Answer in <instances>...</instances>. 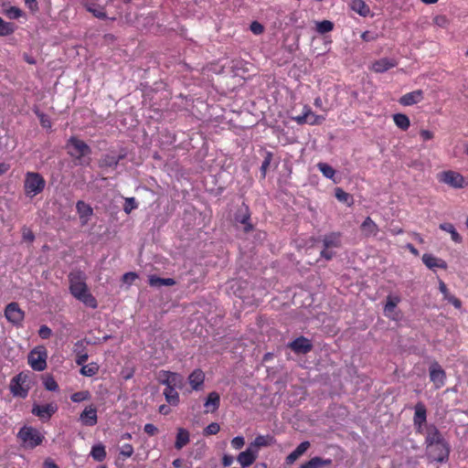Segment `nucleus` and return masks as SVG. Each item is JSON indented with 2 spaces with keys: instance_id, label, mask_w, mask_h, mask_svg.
<instances>
[{
  "instance_id": "f257e3e1",
  "label": "nucleus",
  "mask_w": 468,
  "mask_h": 468,
  "mask_svg": "<svg viewBox=\"0 0 468 468\" xmlns=\"http://www.w3.org/2000/svg\"><path fill=\"white\" fill-rule=\"evenodd\" d=\"M68 278L69 282V292L72 296L81 302L84 305L96 309L98 307V302L89 292L85 273L81 271H74L69 274Z\"/></svg>"
},
{
  "instance_id": "f03ea898",
  "label": "nucleus",
  "mask_w": 468,
  "mask_h": 468,
  "mask_svg": "<svg viewBox=\"0 0 468 468\" xmlns=\"http://www.w3.org/2000/svg\"><path fill=\"white\" fill-rule=\"evenodd\" d=\"M68 154L74 159L77 165H88L91 154L90 147L76 136H70L66 144Z\"/></svg>"
},
{
  "instance_id": "7ed1b4c3",
  "label": "nucleus",
  "mask_w": 468,
  "mask_h": 468,
  "mask_svg": "<svg viewBox=\"0 0 468 468\" xmlns=\"http://www.w3.org/2000/svg\"><path fill=\"white\" fill-rule=\"evenodd\" d=\"M17 437L21 441L22 446L28 450L35 449L45 440L44 434L31 426L22 427L17 433Z\"/></svg>"
},
{
  "instance_id": "20e7f679",
  "label": "nucleus",
  "mask_w": 468,
  "mask_h": 468,
  "mask_svg": "<svg viewBox=\"0 0 468 468\" xmlns=\"http://www.w3.org/2000/svg\"><path fill=\"white\" fill-rule=\"evenodd\" d=\"M46 186L45 178L37 172H27L25 176L24 189L28 197H34L40 194Z\"/></svg>"
},
{
  "instance_id": "39448f33",
  "label": "nucleus",
  "mask_w": 468,
  "mask_h": 468,
  "mask_svg": "<svg viewBox=\"0 0 468 468\" xmlns=\"http://www.w3.org/2000/svg\"><path fill=\"white\" fill-rule=\"evenodd\" d=\"M428 456L437 463H446L449 460L451 445L446 441L441 443L432 444L430 447H426Z\"/></svg>"
},
{
  "instance_id": "423d86ee",
  "label": "nucleus",
  "mask_w": 468,
  "mask_h": 468,
  "mask_svg": "<svg viewBox=\"0 0 468 468\" xmlns=\"http://www.w3.org/2000/svg\"><path fill=\"white\" fill-rule=\"evenodd\" d=\"M47 351L42 348L33 349L27 357L28 364L36 371H43L47 367Z\"/></svg>"
},
{
  "instance_id": "0eeeda50",
  "label": "nucleus",
  "mask_w": 468,
  "mask_h": 468,
  "mask_svg": "<svg viewBox=\"0 0 468 468\" xmlns=\"http://www.w3.org/2000/svg\"><path fill=\"white\" fill-rule=\"evenodd\" d=\"M27 376L19 374L16 376L10 384V389L14 396L25 399L28 394V385L26 384Z\"/></svg>"
},
{
  "instance_id": "6e6552de",
  "label": "nucleus",
  "mask_w": 468,
  "mask_h": 468,
  "mask_svg": "<svg viewBox=\"0 0 468 468\" xmlns=\"http://www.w3.org/2000/svg\"><path fill=\"white\" fill-rule=\"evenodd\" d=\"M58 410L56 403H48L45 405H39L35 403L32 408V414L38 417L41 420H48L52 415Z\"/></svg>"
},
{
  "instance_id": "1a4fd4ad",
  "label": "nucleus",
  "mask_w": 468,
  "mask_h": 468,
  "mask_svg": "<svg viewBox=\"0 0 468 468\" xmlns=\"http://www.w3.org/2000/svg\"><path fill=\"white\" fill-rule=\"evenodd\" d=\"M235 221L242 224L243 230L248 233L253 229V226L250 223V211L249 207L242 203L241 206L238 208L234 216Z\"/></svg>"
},
{
  "instance_id": "9d476101",
  "label": "nucleus",
  "mask_w": 468,
  "mask_h": 468,
  "mask_svg": "<svg viewBox=\"0 0 468 468\" xmlns=\"http://www.w3.org/2000/svg\"><path fill=\"white\" fill-rule=\"evenodd\" d=\"M5 316L8 322L18 326L24 320V312L19 308L16 303H11L7 304L5 309Z\"/></svg>"
},
{
  "instance_id": "9b49d317",
  "label": "nucleus",
  "mask_w": 468,
  "mask_h": 468,
  "mask_svg": "<svg viewBox=\"0 0 468 468\" xmlns=\"http://www.w3.org/2000/svg\"><path fill=\"white\" fill-rule=\"evenodd\" d=\"M126 151L122 149L119 154H113L112 152L103 154L99 160V166L101 168H115L119 162L125 158Z\"/></svg>"
},
{
  "instance_id": "f8f14e48",
  "label": "nucleus",
  "mask_w": 468,
  "mask_h": 468,
  "mask_svg": "<svg viewBox=\"0 0 468 468\" xmlns=\"http://www.w3.org/2000/svg\"><path fill=\"white\" fill-rule=\"evenodd\" d=\"M446 441L439 429L434 424L425 426V441L426 447H430L432 444H438Z\"/></svg>"
},
{
  "instance_id": "ddd939ff",
  "label": "nucleus",
  "mask_w": 468,
  "mask_h": 468,
  "mask_svg": "<svg viewBox=\"0 0 468 468\" xmlns=\"http://www.w3.org/2000/svg\"><path fill=\"white\" fill-rule=\"evenodd\" d=\"M160 374L165 377V379L161 380L162 385L180 389L184 387V378L181 374L168 370H160Z\"/></svg>"
},
{
  "instance_id": "4468645a",
  "label": "nucleus",
  "mask_w": 468,
  "mask_h": 468,
  "mask_svg": "<svg viewBox=\"0 0 468 468\" xmlns=\"http://www.w3.org/2000/svg\"><path fill=\"white\" fill-rule=\"evenodd\" d=\"M446 374L441 367L434 362L430 367V379L434 383L437 388H441L445 384Z\"/></svg>"
},
{
  "instance_id": "2eb2a0df",
  "label": "nucleus",
  "mask_w": 468,
  "mask_h": 468,
  "mask_svg": "<svg viewBox=\"0 0 468 468\" xmlns=\"http://www.w3.org/2000/svg\"><path fill=\"white\" fill-rule=\"evenodd\" d=\"M441 181L454 188H463L464 186V177L454 171L443 172Z\"/></svg>"
},
{
  "instance_id": "dca6fc26",
  "label": "nucleus",
  "mask_w": 468,
  "mask_h": 468,
  "mask_svg": "<svg viewBox=\"0 0 468 468\" xmlns=\"http://www.w3.org/2000/svg\"><path fill=\"white\" fill-rule=\"evenodd\" d=\"M288 346L297 354H306L313 348L311 341L303 336L297 337Z\"/></svg>"
},
{
  "instance_id": "f3484780",
  "label": "nucleus",
  "mask_w": 468,
  "mask_h": 468,
  "mask_svg": "<svg viewBox=\"0 0 468 468\" xmlns=\"http://www.w3.org/2000/svg\"><path fill=\"white\" fill-rule=\"evenodd\" d=\"M80 420L85 426L91 427L96 425L98 421L97 409L93 405L86 407L81 412Z\"/></svg>"
},
{
  "instance_id": "a211bd4d",
  "label": "nucleus",
  "mask_w": 468,
  "mask_h": 468,
  "mask_svg": "<svg viewBox=\"0 0 468 468\" xmlns=\"http://www.w3.org/2000/svg\"><path fill=\"white\" fill-rule=\"evenodd\" d=\"M421 260L425 266L432 271L436 268L446 270L448 267L447 262L444 260L437 258L431 253L423 254Z\"/></svg>"
},
{
  "instance_id": "6ab92c4d",
  "label": "nucleus",
  "mask_w": 468,
  "mask_h": 468,
  "mask_svg": "<svg viewBox=\"0 0 468 468\" xmlns=\"http://www.w3.org/2000/svg\"><path fill=\"white\" fill-rule=\"evenodd\" d=\"M257 457L258 451L256 449H252L251 446H249V448L246 451L241 452L238 455L237 460L240 463V465L245 468L251 465L255 462Z\"/></svg>"
},
{
  "instance_id": "aec40b11",
  "label": "nucleus",
  "mask_w": 468,
  "mask_h": 468,
  "mask_svg": "<svg viewBox=\"0 0 468 468\" xmlns=\"http://www.w3.org/2000/svg\"><path fill=\"white\" fill-rule=\"evenodd\" d=\"M76 209L80 216L81 225H86L93 214L92 207L84 201L79 200L76 204Z\"/></svg>"
},
{
  "instance_id": "412c9836",
  "label": "nucleus",
  "mask_w": 468,
  "mask_h": 468,
  "mask_svg": "<svg viewBox=\"0 0 468 468\" xmlns=\"http://www.w3.org/2000/svg\"><path fill=\"white\" fill-rule=\"evenodd\" d=\"M422 100L423 91L421 90H416L401 96L399 101L403 106H411L420 102Z\"/></svg>"
},
{
  "instance_id": "4be33fe9",
  "label": "nucleus",
  "mask_w": 468,
  "mask_h": 468,
  "mask_svg": "<svg viewBox=\"0 0 468 468\" xmlns=\"http://www.w3.org/2000/svg\"><path fill=\"white\" fill-rule=\"evenodd\" d=\"M205 381V373L200 368L195 369L188 376V383L190 384L192 389L200 390L204 386Z\"/></svg>"
},
{
  "instance_id": "5701e85b",
  "label": "nucleus",
  "mask_w": 468,
  "mask_h": 468,
  "mask_svg": "<svg viewBox=\"0 0 468 468\" xmlns=\"http://www.w3.org/2000/svg\"><path fill=\"white\" fill-rule=\"evenodd\" d=\"M397 66L394 58H382L372 64V70L377 73H384Z\"/></svg>"
},
{
  "instance_id": "b1692460",
  "label": "nucleus",
  "mask_w": 468,
  "mask_h": 468,
  "mask_svg": "<svg viewBox=\"0 0 468 468\" xmlns=\"http://www.w3.org/2000/svg\"><path fill=\"white\" fill-rule=\"evenodd\" d=\"M341 237L342 234L340 232L325 234L322 239L323 247L325 249L339 248L341 246Z\"/></svg>"
},
{
  "instance_id": "393cba45",
  "label": "nucleus",
  "mask_w": 468,
  "mask_h": 468,
  "mask_svg": "<svg viewBox=\"0 0 468 468\" xmlns=\"http://www.w3.org/2000/svg\"><path fill=\"white\" fill-rule=\"evenodd\" d=\"M360 229L364 236L371 237L377 236L379 229L378 226L372 220L370 217H367L360 226Z\"/></svg>"
},
{
  "instance_id": "a878e982",
  "label": "nucleus",
  "mask_w": 468,
  "mask_h": 468,
  "mask_svg": "<svg viewBox=\"0 0 468 468\" xmlns=\"http://www.w3.org/2000/svg\"><path fill=\"white\" fill-rule=\"evenodd\" d=\"M73 352L76 355V364L82 366L89 358L88 353L85 351L83 341H78L74 344Z\"/></svg>"
},
{
  "instance_id": "bb28decb",
  "label": "nucleus",
  "mask_w": 468,
  "mask_h": 468,
  "mask_svg": "<svg viewBox=\"0 0 468 468\" xmlns=\"http://www.w3.org/2000/svg\"><path fill=\"white\" fill-rule=\"evenodd\" d=\"M333 461L331 459H324L319 456H314L309 461L301 464L299 468H323L331 465Z\"/></svg>"
},
{
  "instance_id": "cd10ccee",
  "label": "nucleus",
  "mask_w": 468,
  "mask_h": 468,
  "mask_svg": "<svg viewBox=\"0 0 468 468\" xmlns=\"http://www.w3.org/2000/svg\"><path fill=\"white\" fill-rule=\"evenodd\" d=\"M220 405L219 394L216 391H212L207 395V400L204 404L206 412H215L218 410Z\"/></svg>"
},
{
  "instance_id": "c85d7f7f",
  "label": "nucleus",
  "mask_w": 468,
  "mask_h": 468,
  "mask_svg": "<svg viewBox=\"0 0 468 468\" xmlns=\"http://www.w3.org/2000/svg\"><path fill=\"white\" fill-rule=\"evenodd\" d=\"M82 5L88 12L91 13L95 17H97L99 19H106L107 18V15H106V12L104 11L103 6L98 5L89 2V1L82 2Z\"/></svg>"
},
{
  "instance_id": "c756f323",
  "label": "nucleus",
  "mask_w": 468,
  "mask_h": 468,
  "mask_svg": "<svg viewBox=\"0 0 468 468\" xmlns=\"http://www.w3.org/2000/svg\"><path fill=\"white\" fill-rule=\"evenodd\" d=\"M427 422V409L423 402L420 401L414 406L413 424Z\"/></svg>"
},
{
  "instance_id": "7c9ffc66",
  "label": "nucleus",
  "mask_w": 468,
  "mask_h": 468,
  "mask_svg": "<svg viewBox=\"0 0 468 468\" xmlns=\"http://www.w3.org/2000/svg\"><path fill=\"white\" fill-rule=\"evenodd\" d=\"M190 441L189 431L184 428H178L176 438L175 441V448L176 450H181L185 447Z\"/></svg>"
},
{
  "instance_id": "2f4dec72",
  "label": "nucleus",
  "mask_w": 468,
  "mask_h": 468,
  "mask_svg": "<svg viewBox=\"0 0 468 468\" xmlns=\"http://www.w3.org/2000/svg\"><path fill=\"white\" fill-rule=\"evenodd\" d=\"M350 7L361 16H367L370 13L369 6L363 0H352Z\"/></svg>"
},
{
  "instance_id": "473e14b6",
  "label": "nucleus",
  "mask_w": 468,
  "mask_h": 468,
  "mask_svg": "<svg viewBox=\"0 0 468 468\" xmlns=\"http://www.w3.org/2000/svg\"><path fill=\"white\" fill-rule=\"evenodd\" d=\"M275 441L274 438L271 435H258L253 442L250 444L252 449H258L260 447H266L271 445Z\"/></svg>"
},
{
  "instance_id": "72a5a7b5",
  "label": "nucleus",
  "mask_w": 468,
  "mask_h": 468,
  "mask_svg": "<svg viewBox=\"0 0 468 468\" xmlns=\"http://www.w3.org/2000/svg\"><path fill=\"white\" fill-rule=\"evenodd\" d=\"M176 388H177L165 386V388L164 390V396L165 398L166 402L172 406H177L180 401L179 394L176 391Z\"/></svg>"
},
{
  "instance_id": "f704fd0d",
  "label": "nucleus",
  "mask_w": 468,
  "mask_h": 468,
  "mask_svg": "<svg viewBox=\"0 0 468 468\" xmlns=\"http://www.w3.org/2000/svg\"><path fill=\"white\" fill-rule=\"evenodd\" d=\"M400 297L398 295H388L387 302L384 306V314L388 317H391L397 305L400 303Z\"/></svg>"
},
{
  "instance_id": "c9c22d12",
  "label": "nucleus",
  "mask_w": 468,
  "mask_h": 468,
  "mask_svg": "<svg viewBox=\"0 0 468 468\" xmlns=\"http://www.w3.org/2000/svg\"><path fill=\"white\" fill-rule=\"evenodd\" d=\"M149 284L152 287L172 286L176 284V281L172 278H160L156 275L149 276Z\"/></svg>"
},
{
  "instance_id": "e433bc0d",
  "label": "nucleus",
  "mask_w": 468,
  "mask_h": 468,
  "mask_svg": "<svg viewBox=\"0 0 468 468\" xmlns=\"http://www.w3.org/2000/svg\"><path fill=\"white\" fill-rule=\"evenodd\" d=\"M316 166L325 178L331 179L335 183L337 182L335 178L336 171L330 165L319 162Z\"/></svg>"
},
{
  "instance_id": "4c0bfd02",
  "label": "nucleus",
  "mask_w": 468,
  "mask_h": 468,
  "mask_svg": "<svg viewBox=\"0 0 468 468\" xmlns=\"http://www.w3.org/2000/svg\"><path fill=\"white\" fill-rule=\"evenodd\" d=\"M439 228L451 234L452 239L455 243H461L463 241L462 236L456 231L454 226L452 223H441Z\"/></svg>"
},
{
  "instance_id": "58836bf2",
  "label": "nucleus",
  "mask_w": 468,
  "mask_h": 468,
  "mask_svg": "<svg viewBox=\"0 0 468 468\" xmlns=\"http://www.w3.org/2000/svg\"><path fill=\"white\" fill-rule=\"evenodd\" d=\"M395 124L402 131H407L410 125V118L403 113H396L393 115Z\"/></svg>"
},
{
  "instance_id": "ea45409f",
  "label": "nucleus",
  "mask_w": 468,
  "mask_h": 468,
  "mask_svg": "<svg viewBox=\"0 0 468 468\" xmlns=\"http://www.w3.org/2000/svg\"><path fill=\"white\" fill-rule=\"evenodd\" d=\"M90 456L97 462H102L106 458L105 447L101 443L92 446Z\"/></svg>"
},
{
  "instance_id": "a19ab883",
  "label": "nucleus",
  "mask_w": 468,
  "mask_h": 468,
  "mask_svg": "<svg viewBox=\"0 0 468 468\" xmlns=\"http://www.w3.org/2000/svg\"><path fill=\"white\" fill-rule=\"evenodd\" d=\"M335 197L338 201L345 203L347 206L353 205V202H354L353 197L349 193L344 191L340 187L335 188Z\"/></svg>"
},
{
  "instance_id": "79ce46f5",
  "label": "nucleus",
  "mask_w": 468,
  "mask_h": 468,
  "mask_svg": "<svg viewBox=\"0 0 468 468\" xmlns=\"http://www.w3.org/2000/svg\"><path fill=\"white\" fill-rule=\"evenodd\" d=\"M303 110H306L308 115V124L310 125H317L321 124L324 121V117L321 115L314 114L311 108L308 106H304Z\"/></svg>"
},
{
  "instance_id": "37998d69",
  "label": "nucleus",
  "mask_w": 468,
  "mask_h": 468,
  "mask_svg": "<svg viewBox=\"0 0 468 468\" xmlns=\"http://www.w3.org/2000/svg\"><path fill=\"white\" fill-rule=\"evenodd\" d=\"M99 371V366L96 363H90L89 365H82L80 368V374L86 377H93Z\"/></svg>"
},
{
  "instance_id": "c03bdc74",
  "label": "nucleus",
  "mask_w": 468,
  "mask_h": 468,
  "mask_svg": "<svg viewBox=\"0 0 468 468\" xmlns=\"http://www.w3.org/2000/svg\"><path fill=\"white\" fill-rule=\"evenodd\" d=\"M334 28V24L329 20H323L316 24V30L320 34H325L332 31Z\"/></svg>"
},
{
  "instance_id": "a18cd8bd",
  "label": "nucleus",
  "mask_w": 468,
  "mask_h": 468,
  "mask_svg": "<svg viewBox=\"0 0 468 468\" xmlns=\"http://www.w3.org/2000/svg\"><path fill=\"white\" fill-rule=\"evenodd\" d=\"M43 384L47 390L57 391L58 389V385L52 376L45 377Z\"/></svg>"
},
{
  "instance_id": "49530a36",
  "label": "nucleus",
  "mask_w": 468,
  "mask_h": 468,
  "mask_svg": "<svg viewBox=\"0 0 468 468\" xmlns=\"http://www.w3.org/2000/svg\"><path fill=\"white\" fill-rule=\"evenodd\" d=\"M90 397V392L87 390H83V391H78V392L73 393L70 396V399L73 402L79 403V402L89 399Z\"/></svg>"
},
{
  "instance_id": "de8ad7c7",
  "label": "nucleus",
  "mask_w": 468,
  "mask_h": 468,
  "mask_svg": "<svg viewBox=\"0 0 468 468\" xmlns=\"http://www.w3.org/2000/svg\"><path fill=\"white\" fill-rule=\"evenodd\" d=\"M5 14L10 19H16L22 16L23 11L16 6H11L5 10Z\"/></svg>"
},
{
  "instance_id": "09e8293b",
  "label": "nucleus",
  "mask_w": 468,
  "mask_h": 468,
  "mask_svg": "<svg viewBox=\"0 0 468 468\" xmlns=\"http://www.w3.org/2000/svg\"><path fill=\"white\" fill-rule=\"evenodd\" d=\"M271 160H272V154L271 152H267L265 154L264 159L261 165V173L262 177H265L267 169L269 168Z\"/></svg>"
},
{
  "instance_id": "8fccbe9b",
  "label": "nucleus",
  "mask_w": 468,
  "mask_h": 468,
  "mask_svg": "<svg viewBox=\"0 0 468 468\" xmlns=\"http://www.w3.org/2000/svg\"><path fill=\"white\" fill-rule=\"evenodd\" d=\"M35 113L38 117L40 124L43 128H46V129L51 128V121L47 114H45L44 112H41L39 111H36Z\"/></svg>"
},
{
  "instance_id": "3c124183",
  "label": "nucleus",
  "mask_w": 468,
  "mask_h": 468,
  "mask_svg": "<svg viewBox=\"0 0 468 468\" xmlns=\"http://www.w3.org/2000/svg\"><path fill=\"white\" fill-rule=\"evenodd\" d=\"M137 207V202L134 197H127L124 202L123 211L126 214H130L133 209Z\"/></svg>"
},
{
  "instance_id": "603ef678",
  "label": "nucleus",
  "mask_w": 468,
  "mask_h": 468,
  "mask_svg": "<svg viewBox=\"0 0 468 468\" xmlns=\"http://www.w3.org/2000/svg\"><path fill=\"white\" fill-rule=\"evenodd\" d=\"M220 431V426L218 423L217 422H211L210 424H208L205 429H204V435L205 436H208V435H215L217 434L218 431Z\"/></svg>"
},
{
  "instance_id": "864d4df0",
  "label": "nucleus",
  "mask_w": 468,
  "mask_h": 468,
  "mask_svg": "<svg viewBox=\"0 0 468 468\" xmlns=\"http://www.w3.org/2000/svg\"><path fill=\"white\" fill-rule=\"evenodd\" d=\"M16 28V26L14 23L5 22L2 20V36H7L12 34Z\"/></svg>"
},
{
  "instance_id": "5fc2aeb1",
  "label": "nucleus",
  "mask_w": 468,
  "mask_h": 468,
  "mask_svg": "<svg viewBox=\"0 0 468 468\" xmlns=\"http://www.w3.org/2000/svg\"><path fill=\"white\" fill-rule=\"evenodd\" d=\"M133 453V447L130 443H124L120 451V454L125 458L131 457Z\"/></svg>"
},
{
  "instance_id": "6e6d98bb",
  "label": "nucleus",
  "mask_w": 468,
  "mask_h": 468,
  "mask_svg": "<svg viewBox=\"0 0 468 468\" xmlns=\"http://www.w3.org/2000/svg\"><path fill=\"white\" fill-rule=\"evenodd\" d=\"M51 335L52 331L48 325L43 324L39 327L38 335L42 339H48L51 336Z\"/></svg>"
},
{
  "instance_id": "4d7b16f0",
  "label": "nucleus",
  "mask_w": 468,
  "mask_h": 468,
  "mask_svg": "<svg viewBox=\"0 0 468 468\" xmlns=\"http://www.w3.org/2000/svg\"><path fill=\"white\" fill-rule=\"evenodd\" d=\"M245 444V440L242 436H237L231 440V446L235 450L241 449Z\"/></svg>"
},
{
  "instance_id": "13d9d810",
  "label": "nucleus",
  "mask_w": 468,
  "mask_h": 468,
  "mask_svg": "<svg viewBox=\"0 0 468 468\" xmlns=\"http://www.w3.org/2000/svg\"><path fill=\"white\" fill-rule=\"evenodd\" d=\"M310 448V442L304 441L301 442L294 450L300 456H302Z\"/></svg>"
},
{
  "instance_id": "bf43d9fd",
  "label": "nucleus",
  "mask_w": 468,
  "mask_h": 468,
  "mask_svg": "<svg viewBox=\"0 0 468 468\" xmlns=\"http://www.w3.org/2000/svg\"><path fill=\"white\" fill-rule=\"evenodd\" d=\"M292 120L295 121L298 124L308 123V115L306 110H303L302 114L292 117Z\"/></svg>"
},
{
  "instance_id": "052dcab7",
  "label": "nucleus",
  "mask_w": 468,
  "mask_h": 468,
  "mask_svg": "<svg viewBox=\"0 0 468 468\" xmlns=\"http://www.w3.org/2000/svg\"><path fill=\"white\" fill-rule=\"evenodd\" d=\"M439 290L442 293L443 299L447 302L449 300V296H452V294L450 293L446 284L442 281L439 282Z\"/></svg>"
},
{
  "instance_id": "680f3d73",
  "label": "nucleus",
  "mask_w": 468,
  "mask_h": 468,
  "mask_svg": "<svg viewBox=\"0 0 468 468\" xmlns=\"http://www.w3.org/2000/svg\"><path fill=\"white\" fill-rule=\"evenodd\" d=\"M138 275L135 272L130 271L122 275V282L131 284L137 279Z\"/></svg>"
},
{
  "instance_id": "e2e57ef3",
  "label": "nucleus",
  "mask_w": 468,
  "mask_h": 468,
  "mask_svg": "<svg viewBox=\"0 0 468 468\" xmlns=\"http://www.w3.org/2000/svg\"><path fill=\"white\" fill-rule=\"evenodd\" d=\"M250 30L252 31V33H254L255 35H260L263 32L264 30V27L263 26L257 22V21H254L250 24Z\"/></svg>"
},
{
  "instance_id": "0e129e2a",
  "label": "nucleus",
  "mask_w": 468,
  "mask_h": 468,
  "mask_svg": "<svg viewBox=\"0 0 468 468\" xmlns=\"http://www.w3.org/2000/svg\"><path fill=\"white\" fill-rule=\"evenodd\" d=\"M22 235L26 241L32 242L35 239L34 233L27 228H23Z\"/></svg>"
},
{
  "instance_id": "69168bd1",
  "label": "nucleus",
  "mask_w": 468,
  "mask_h": 468,
  "mask_svg": "<svg viewBox=\"0 0 468 468\" xmlns=\"http://www.w3.org/2000/svg\"><path fill=\"white\" fill-rule=\"evenodd\" d=\"M144 431L150 436H154L158 432V429L152 423H146L144 427Z\"/></svg>"
},
{
  "instance_id": "338daca9",
  "label": "nucleus",
  "mask_w": 468,
  "mask_h": 468,
  "mask_svg": "<svg viewBox=\"0 0 468 468\" xmlns=\"http://www.w3.org/2000/svg\"><path fill=\"white\" fill-rule=\"evenodd\" d=\"M361 38L366 42H370L377 39V35L370 31H365L362 33Z\"/></svg>"
},
{
  "instance_id": "774afa93",
  "label": "nucleus",
  "mask_w": 468,
  "mask_h": 468,
  "mask_svg": "<svg viewBox=\"0 0 468 468\" xmlns=\"http://www.w3.org/2000/svg\"><path fill=\"white\" fill-rule=\"evenodd\" d=\"M320 256L325 259L326 261H330L335 256V252L330 250V249H325L324 247H323V250L320 252Z\"/></svg>"
}]
</instances>
